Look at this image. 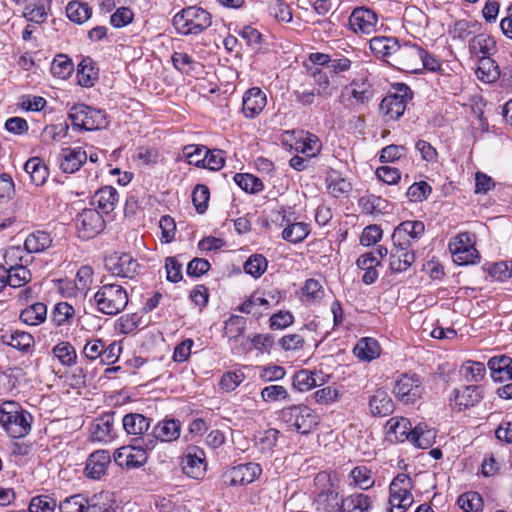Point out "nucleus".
<instances>
[{
	"label": "nucleus",
	"mask_w": 512,
	"mask_h": 512,
	"mask_svg": "<svg viewBox=\"0 0 512 512\" xmlns=\"http://www.w3.org/2000/svg\"><path fill=\"white\" fill-rule=\"evenodd\" d=\"M75 310L72 305L67 302H60L55 305L52 312V321L57 325L61 326L68 322L74 316Z\"/></svg>",
	"instance_id": "nucleus-59"
},
{
	"label": "nucleus",
	"mask_w": 512,
	"mask_h": 512,
	"mask_svg": "<svg viewBox=\"0 0 512 512\" xmlns=\"http://www.w3.org/2000/svg\"><path fill=\"white\" fill-rule=\"evenodd\" d=\"M413 487L411 478L406 474H398L390 483L389 504L390 512H405L414 499L411 493Z\"/></svg>",
	"instance_id": "nucleus-7"
},
{
	"label": "nucleus",
	"mask_w": 512,
	"mask_h": 512,
	"mask_svg": "<svg viewBox=\"0 0 512 512\" xmlns=\"http://www.w3.org/2000/svg\"><path fill=\"white\" fill-rule=\"evenodd\" d=\"M93 283V270L90 266H82L76 273L74 288L68 292L69 296L76 295V291L85 294Z\"/></svg>",
	"instance_id": "nucleus-42"
},
{
	"label": "nucleus",
	"mask_w": 512,
	"mask_h": 512,
	"mask_svg": "<svg viewBox=\"0 0 512 512\" xmlns=\"http://www.w3.org/2000/svg\"><path fill=\"white\" fill-rule=\"evenodd\" d=\"M393 392L403 404H414L423 394L422 381L416 374H402L395 381Z\"/></svg>",
	"instance_id": "nucleus-11"
},
{
	"label": "nucleus",
	"mask_w": 512,
	"mask_h": 512,
	"mask_svg": "<svg viewBox=\"0 0 512 512\" xmlns=\"http://www.w3.org/2000/svg\"><path fill=\"white\" fill-rule=\"evenodd\" d=\"M88 499L82 494L65 498L58 504L60 512H85Z\"/></svg>",
	"instance_id": "nucleus-53"
},
{
	"label": "nucleus",
	"mask_w": 512,
	"mask_h": 512,
	"mask_svg": "<svg viewBox=\"0 0 512 512\" xmlns=\"http://www.w3.org/2000/svg\"><path fill=\"white\" fill-rule=\"evenodd\" d=\"M180 422L175 419L163 420L154 427L153 439H159L162 442H171L180 436Z\"/></svg>",
	"instance_id": "nucleus-35"
},
{
	"label": "nucleus",
	"mask_w": 512,
	"mask_h": 512,
	"mask_svg": "<svg viewBox=\"0 0 512 512\" xmlns=\"http://www.w3.org/2000/svg\"><path fill=\"white\" fill-rule=\"evenodd\" d=\"M281 419L288 428L302 434L309 433L319 422V416L306 405L284 408L281 411Z\"/></svg>",
	"instance_id": "nucleus-4"
},
{
	"label": "nucleus",
	"mask_w": 512,
	"mask_h": 512,
	"mask_svg": "<svg viewBox=\"0 0 512 512\" xmlns=\"http://www.w3.org/2000/svg\"><path fill=\"white\" fill-rule=\"evenodd\" d=\"M111 463V456L107 450H97L93 452L86 462V475L92 479H100Z\"/></svg>",
	"instance_id": "nucleus-26"
},
{
	"label": "nucleus",
	"mask_w": 512,
	"mask_h": 512,
	"mask_svg": "<svg viewBox=\"0 0 512 512\" xmlns=\"http://www.w3.org/2000/svg\"><path fill=\"white\" fill-rule=\"evenodd\" d=\"M425 225L418 220H408L400 223L392 234L393 243H402L412 246V243L421 238L424 234Z\"/></svg>",
	"instance_id": "nucleus-19"
},
{
	"label": "nucleus",
	"mask_w": 512,
	"mask_h": 512,
	"mask_svg": "<svg viewBox=\"0 0 512 512\" xmlns=\"http://www.w3.org/2000/svg\"><path fill=\"white\" fill-rule=\"evenodd\" d=\"M155 442L153 437L148 436L147 440L143 438L140 445L122 446L114 452V462L126 469L140 468L147 461V450L153 449Z\"/></svg>",
	"instance_id": "nucleus-5"
},
{
	"label": "nucleus",
	"mask_w": 512,
	"mask_h": 512,
	"mask_svg": "<svg viewBox=\"0 0 512 512\" xmlns=\"http://www.w3.org/2000/svg\"><path fill=\"white\" fill-rule=\"evenodd\" d=\"M151 421L146 416L139 413L126 414L122 419V425L128 435L135 436L134 441L143 442V438L147 440L150 434H147Z\"/></svg>",
	"instance_id": "nucleus-23"
},
{
	"label": "nucleus",
	"mask_w": 512,
	"mask_h": 512,
	"mask_svg": "<svg viewBox=\"0 0 512 512\" xmlns=\"http://www.w3.org/2000/svg\"><path fill=\"white\" fill-rule=\"evenodd\" d=\"M350 478L355 486L363 490L369 489L374 485L371 470L366 466L355 467L350 473Z\"/></svg>",
	"instance_id": "nucleus-49"
},
{
	"label": "nucleus",
	"mask_w": 512,
	"mask_h": 512,
	"mask_svg": "<svg viewBox=\"0 0 512 512\" xmlns=\"http://www.w3.org/2000/svg\"><path fill=\"white\" fill-rule=\"evenodd\" d=\"M269 307L270 300L265 295L255 292L238 307V310L245 314L258 316Z\"/></svg>",
	"instance_id": "nucleus-39"
},
{
	"label": "nucleus",
	"mask_w": 512,
	"mask_h": 512,
	"mask_svg": "<svg viewBox=\"0 0 512 512\" xmlns=\"http://www.w3.org/2000/svg\"><path fill=\"white\" fill-rule=\"evenodd\" d=\"M344 95L348 96L350 105H363L372 98L373 90L366 81H353L345 88Z\"/></svg>",
	"instance_id": "nucleus-29"
},
{
	"label": "nucleus",
	"mask_w": 512,
	"mask_h": 512,
	"mask_svg": "<svg viewBox=\"0 0 512 512\" xmlns=\"http://www.w3.org/2000/svg\"><path fill=\"white\" fill-rule=\"evenodd\" d=\"M470 50L479 58L491 57L496 51L495 40L484 34L475 36L470 43Z\"/></svg>",
	"instance_id": "nucleus-38"
},
{
	"label": "nucleus",
	"mask_w": 512,
	"mask_h": 512,
	"mask_svg": "<svg viewBox=\"0 0 512 512\" xmlns=\"http://www.w3.org/2000/svg\"><path fill=\"white\" fill-rule=\"evenodd\" d=\"M105 267L115 276L132 278L138 272L139 264L130 254H112L105 259Z\"/></svg>",
	"instance_id": "nucleus-17"
},
{
	"label": "nucleus",
	"mask_w": 512,
	"mask_h": 512,
	"mask_svg": "<svg viewBox=\"0 0 512 512\" xmlns=\"http://www.w3.org/2000/svg\"><path fill=\"white\" fill-rule=\"evenodd\" d=\"M267 104L266 94L258 87L248 89L242 98V112L246 118L258 116Z\"/></svg>",
	"instance_id": "nucleus-21"
},
{
	"label": "nucleus",
	"mask_w": 512,
	"mask_h": 512,
	"mask_svg": "<svg viewBox=\"0 0 512 512\" xmlns=\"http://www.w3.org/2000/svg\"><path fill=\"white\" fill-rule=\"evenodd\" d=\"M512 359L508 356L501 355L495 356L489 359L487 365L491 371V377L494 381H503L506 368L510 366Z\"/></svg>",
	"instance_id": "nucleus-51"
},
{
	"label": "nucleus",
	"mask_w": 512,
	"mask_h": 512,
	"mask_svg": "<svg viewBox=\"0 0 512 512\" xmlns=\"http://www.w3.org/2000/svg\"><path fill=\"white\" fill-rule=\"evenodd\" d=\"M284 141L290 142V147L297 153L305 155L307 158L316 156L321 149V143L317 136L305 131H286Z\"/></svg>",
	"instance_id": "nucleus-13"
},
{
	"label": "nucleus",
	"mask_w": 512,
	"mask_h": 512,
	"mask_svg": "<svg viewBox=\"0 0 512 512\" xmlns=\"http://www.w3.org/2000/svg\"><path fill=\"white\" fill-rule=\"evenodd\" d=\"M324 289L319 281L308 279L301 289V301L311 304L320 301L324 297Z\"/></svg>",
	"instance_id": "nucleus-45"
},
{
	"label": "nucleus",
	"mask_w": 512,
	"mask_h": 512,
	"mask_svg": "<svg viewBox=\"0 0 512 512\" xmlns=\"http://www.w3.org/2000/svg\"><path fill=\"white\" fill-rule=\"evenodd\" d=\"M268 262L260 254L251 255L244 264V271L254 278H259L267 269Z\"/></svg>",
	"instance_id": "nucleus-54"
},
{
	"label": "nucleus",
	"mask_w": 512,
	"mask_h": 512,
	"mask_svg": "<svg viewBox=\"0 0 512 512\" xmlns=\"http://www.w3.org/2000/svg\"><path fill=\"white\" fill-rule=\"evenodd\" d=\"M415 261V254L410 246L402 243H393L389 255V265L393 272H404L411 267Z\"/></svg>",
	"instance_id": "nucleus-22"
},
{
	"label": "nucleus",
	"mask_w": 512,
	"mask_h": 512,
	"mask_svg": "<svg viewBox=\"0 0 512 512\" xmlns=\"http://www.w3.org/2000/svg\"><path fill=\"white\" fill-rule=\"evenodd\" d=\"M9 286L21 287L25 285L31 278L30 270L23 265H15L8 268Z\"/></svg>",
	"instance_id": "nucleus-55"
},
{
	"label": "nucleus",
	"mask_w": 512,
	"mask_h": 512,
	"mask_svg": "<svg viewBox=\"0 0 512 512\" xmlns=\"http://www.w3.org/2000/svg\"><path fill=\"white\" fill-rule=\"evenodd\" d=\"M394 90L380 103V111L388 120L399 119L404 114L408 101L412 99L411 89L406 84H396Z\"/></svg>",
	"instance_id": "nucleus-8"
},
{
	"label": "nucleus",
	"mask_w": 512,
	"mask_h": 512,
	"mask_svg": "<svg viewBox=\"0 0 512 512\" xmlns=\"http://www.w3.org/2000/svg\"><path fill=\"white\" fill-rule=\"evenodd\" d=\"M356 264L359 269L364 271L362 281L365 284L370 285L377 280L379 274L376 268L380 265V261L376 253L367 252L362 254L357 259Z\"/></svg>",
	"instance_id": "nucleus-30"
},
{
	"label": "nucleus",
	"mask_w": 512,
	"mask_h": 512,
	"mask_svg": "<svg viewBox=\"0 0 512 512\" xmlns=\"http://www.w3.org/2000/svg\"><path fill=\"white\" fill-rule=\"evenodd\" d=\"M171 59L174 67L186 74L193 71L197 64L190 55L184 52H174Z\"/></svg>",
	"instance_id": "nucleus-64"
},
{
	"label": "nucleus",
	"mask_w": 512,
	"mask_h": 512,
	"mask_svg": "<svg viewBox=\"0 0 512 512\" xmlns=\"http://www.w3.org/2000/svg\"><path fill=\"white\" fill-rule=\"evenodd\" d=\"M261 473L262 468L259 464L249 462L227 469L222 475V480L227 486L247 485L254 482Z\"/></svg>",
	"instance_id": "nucleus-12"
},
{
	"label": "nucleus",
	"mask_w": 512,
	"mask_h": 512,
	"mask_svg": "<svg viewBox=\"0 0 512 512\" xmlns=\"http://www.w3.org/2000/svg\"><path fill=\"white\" fill-rule=\"evenodd\" d=\"M211 24L210 13L197 6L186 7L173 17V26L181 35H198Z\"/></svg>",
	"instance_id": "nucleus-1"
},
{
	"label": "nucleus",
	"mask_w": 512,
	"mask_h": 512,
	"mask_svg": "<svg viewBox=\"0 0 512 512\" xmlns=\"http://www.w3.org/2000/svg\"><path fill=\"white\" fill-rule=\"evenodd\" d=\"M77 83L85 88L93 87L99 78V69L90 57H84L77 65Z\"/></svg>",
	"instance_id": "nucleus-27"
},
{
	"label": "nucleus",
	"mask_w": 512,
	"mask_h": 512,
	"mask_svg": "<svg viewBox=\"0 0 512 512\" xmlns=\"http://www.w3.org/2000/svg\"><path fill=\"white\" fill-rule=\"evenodd\" d=\"M50 70L54 77L66 80L73 73L74 64L67 55L58 54L53 59Z\"/></svg>",
	"instance_id": "nucleus-41"
},
{
	"label": "nucleus",
	"mask_w": 512,
	"mask_h": 512,
	"mask_svg": "<svg viewBox=\"0 0 512 512\" xmlns=\"http://www.w3.org/2000/svg\"><path fill=\"white\" fill-rule=\"evenodd\" d=\"M102 352H104V341L99 338L88 340L82 350L84 357L90 361L100 359Z\"/></svg>",
	"instance_id": "nucleus-63"
},
{
	"label": "nucleus",
	"mask_w": 512,
	"mask_h": 512,
	"mask_svg": "<svg viewBox=\"0 0 512 512\" xmlns=\"http://www.w3.org/2000/svg\"><path fill=\"white\" fill-rule=\"evenodd\" d=\"M119 201V194L117 190L112 186H104L100 188L93 196L92 203L96 204L97 207L103 213L112 212Z\"/></svg>",
	"instance_id": "nucleus-32"
},
{
	"label": "nucleus",
	"mask_w": 512,
	"mask_h": 512,
	"mask_svg": "<svg viewBox=\"0 0 512 512\" xmlns=\"http://www.w3.org/2000/svg\"><path fill=\"white\" fill-rule=\"evenodd\" d=\"M245 379L241 370L228 371L220 379L219 386L225 392L234 391Z\"/></svg>",
	"instance_id": "nucleus-56"
},
{
	"label": "nucleus",
	"mask_w": 512,
	"mask_h": 512,
	"mask_svg": "<svg viewBox=\"0 0 512 512\" xmlns=\"http://www.w3.org/2000/svg\"><path fill=\"white\" fill-rule=\"evenodd\" d=\"M75 225L80 238L90 239L103 230L105 222L96 209L87 208L77 215Z\"/></svg>",
	"instance_id": "nucleus-14"
},
{
	"label": "nucleus",
	"mask_w": 512,
	"mask_h": 512,
	"mask_svg": "<svg viewBox=\"0 0 512 512\" xmlns=\"http://www.w3.org/2000/svg\"><path fill=\"white\" fill-rule=\"evenodd\" d=\"M483 398L479 386H465L455 392L454 404L459 410L475 406Z\"/></svg>",
	"instance_id": "nucleus-33"
},
{
	"label": "nucleus",
	"mask_w": 512,
	"mask_h": 512,
	"mask_svg": "<svg viewBox=\"0 0 512 512\" xmlns=\"http://www.w3.org/2000/svg\"><path fill=\"white\" fill-rule=\"evenodd\" d=\"M309 226L304 222H296L288 225L282 232V237L284 240L290 243H300L302 242L309 234Z\"/></svg>",
	"instance_id": "nucleus-46"
},
{
	"label": "nucleus",
	"mask_w": 512,
	"mask_h": 512,
	"mask_svg": "<svg viewBox=\"0 0 512 512\" xmlns=\"http://www.w3.org/2000/svg\"><path fill=\"white\" fill-rule=\"evenodd\" d=\"M436 432L428 428L426 424L420 423L412 429L410 440L415 447L428 449L435 442Z\"/></svg>",
	"instance_id": "nucleus-36"
},
{
	"label": "nucleus",
	"mask_w": 512,
	"mask_h": 512,
	"mask_svg": "<svg viewBox=\"0 0 512 512\" xmlns=\"http://www.w3.org/2000/svg\"><path fill=\"white\" fill-rule=\"evenodd\" d=\"M377 14L370 8L357 7L349 17V27L356 34L369 35L376 31Z\"/></svg>",
	"instance_id": "nucleus-15"
},
{
	"label": "nucleus",
	"mask_w": 512,
	"mask_h": 512,
	"mask_svg": "<svg viewBox=\"0 0 512 512\" xmlns=\"http://www.w3.org/2000/svg\"><path fill=\"white\" fill-rule=\"evenodd\" d=\"M94 301L99 312L106 315H117L128 304L127 290L116 283L103 284L94 295Z\"/></svg>",
	"instance_id": "nucleus-2"
},
{
	"label": "nucleus",
	"mask_w": 512,
	"mask_h": 512,
	"mask_svg": "<svg viewBox=\"0 0 512 512\" xmlns=\"http://www.w3.org/2000/svg\"><path fill=\"white\" fill-rule=\"evenodd\" d=\"M431 192V186L425 181H420L412 184L408 188L406 196L409 199V201L417 203L427 199Z\"/></svg>",
	"instance_id": "nucleus-57"
},
{
	"label": "nucleus",
	"mask_w": 512,
	"mask_h": 512,
	"mask_svg": "<svg viewBox=\"0 0 512 512\" xmlns=\"http://www.w3.org/2000/svg\"><path fill=\"white\" fill-rule=\"evenodd\" d=\"M69 119L74 127L86 131L100 130L108 125L104 111L85 104L74 105L69 111Z\"/></svg>",
	"instance_id": "nucleus-6"
},
{
	"label": "nucleus",
	"mask_w": 512,
	"mask_h": 512,
	"mask_svg": "<svg viewBox=\"0 0 512 512\" xmlns=\"http://www.w3.org/2000/svg\"><path fill=\"white\" fill-rule=\"evenodd\" d=\"M499 74L498 66L491 57L479 59L476 75L481 81L486 83L494 82L498 79Z\"/></svg>",
	"instance_id": "nucleus-43"
},
{
	"label": "nucleus",
	"mask_w": 512,
	"mask_h": 512,
	"mask_svg": "<svg viewBox=\"0 0 512 512\" xmlns=\"http://www.w3.org/2000/svg\"><path fill=\"white\" fill-rule=\"evenodd\" d=\"M449 250L456 264H475L479 259V253L475 248V237L473 234L463 232L458 234L449 242Z\"/></svg>",
	"instance_id": "nucleus-9"
},
{
	"label": "nucleus",
	"mask_w": 512,
	"mask_h": 512,
	"mask_svg": "<svg viewBox=\"0 0 512 512\" xmlns=\"http://www.w3.org/2000/svg\"><path fill=\"white\" fill-rule=\"evenodd\" d=\"M354 355L362 362H370L380 356L381 348L378 341L372 337L358 340L353 349Z\"/></svg>",
	"instance_id": "nucleus-31"
},
{
	"label": "nucleus",
	"mask_w": 512,
	"mask_h": 512,
	"mask_svg": "<svg viewBox=\"0 0 512 512\" xmlns=\"http://www.w3.org/2000/svg\"><path fill=\"white\" fill-rule=\"evenodd\" d=\"M323 383L320 374L317 371L300 370L293 376V386L301 391H309Z\"/></svg>",
	"instance_id": "nucleus-37"
},
{
	"label": "nucleus",
	"mask_w": 512,
	"mask_h": 512,
	"mask_svg": "<svg viewBox=\"0 0 512 512\" xmlns=\"http://www.w3.org/2000/svg\"><path fill=\"white\" fill-rule=\"evenodd\" d=\"M371 504L368 495L353 494L341 500L340 512H369Z\"/></svg>",
	"instance_id": "nucleus-40"
},
{
	"label": "nucleus",
	"mask_w": 512,
	"mask_h": 512,
	"mask_svg": "<svg viewBox=\"0 0 512 512\" xmlns=\"http://www.w3.org/2000/svg\"><path fill=\"white\" fill-rule=\"evenodd\" d=\"M88 155L81 147L64 148L61 151L59 166L64 173L72 174L87 161Z\"/></svg>",
	"instance_id": "nucleus-25"
},
{
	"label": "nucleus",
	"mask_w": 512,
	"mask_h": 512,
	"mask_svg": "<svg viewBox=\"0 0 512 512\" xmlns=\"http://www.w3.org/2000/svg\"><path fill=\"white\" fill-rule=\"evenodd\" d=\"M370 411L374 416H387L394 410V403L387 391L378 389L369 400Z\"/></svg>",
	"instance_id": "nucleus-34"
},
{
	"label": "nucleus",
	"mask_w": 512,
	"mask_h": 512,
	"mask_svg": "<svg viewBox=\"0 0 512 512\" xmlns=\"http://www.w3.org/2000/svg\"><path fill=\"white\" fill-rule=\"evenodd\" d=\"M421 55H425V50L421 47L411 43L399 44V50H396L395 54V61L403 70L417 73L421 71Z\"/></svg>",
	"instance_id": "nucleus-18"
},
{
	"label": "nucleus",
	"mask_w": 512,
	"mask_h": 512,
	"mask_svg": "<svg viewBox=\"0 0 512 512\" xmlns=\"http://www.w3.org/2000/svg\"><path fill=\"white\" fill-rule=\"evenodd\" d=\"M116 437L114 413H106L94 420L90 427L92 441L109 443Z\"/></svg>",
	"instance_id": "nucleus-20"
},
{
	"label": "nucleus",
	"mask_w": 512,
	"mask_h": 512,
	"mask_svg": "<svg viewBox=\"0 0 512 512\" xmlns=\"http://www.w3.org/2000/svg\"><path fill=\"white\" fill-rule=\"evenodd\" d=\"M457 504L463 512H481L483 503L477 492H466L459 496Z\"/></svg>",
	"instance_id": "nucleus-50"
},
{
	"label": "nucleus",
	"mask_w": 512,
	"mask_h": 512,
	"mask_svg": "<svg viewBox=\"0 0 512 512\" xmlns=\"http://www.w3.org/2000/svg\"><path fill=\"white\" fill-rule=\"evenodd\" d=\"M489 275L496 281L504 282L512 277V262L500 261L491 265Z\"/></svg>",
	"instance_id": "nucleus-61"
},
{
	"label": "nucleus",
	"mask_w": 512,
	"mask_h": 512,
	"mask_svg": "<svg viewBox=\"0 0 512 512\" xmlns=\"http://www.w3.org/2000/svg\"><path fill=\"white\" fill-rule=\"evenodd\" d=\"M386 439L391 443H398L410 440L412 425L405 417H392L386 425Z\"/></svg>",
	"instance_id": "nucleus-24"
},
{
	"label": "nucleus",
	"mask_w": 512,
	"mask_h": 512,
	"mask_svg": "<svg viewBox=\"0 0 512 512\" xmlns=\"http://www.w3.org/2000/svg\"><path fill=\"white\" fill-rule=\"evenodd\" d=\"M315 484L321 485V488L315 492V503L318 509L325 512L340 511V498L338 491L334 488L330 481V477L326 473H319L315 477Z\"/></svg>",
	"instance_id": "nucleus-10"
},
{
	"label": "nucleus",
	"mask_w": 512,
	"mask_h": 512,
	"mask_svg": "<svg viewBox=\"0 0 512 512\" xmlns=\"http://www.w3.org/2000/svg\"><path fill=\"white\" fill-rule=\"evenodd\" d=\"M181 467L188 477L202 478L206 471L205 452L197 446L188 447L181 459Z\"/></svg>",
	"instance_id": "nucleus-16"
},
{
	"label": "nucleus",
	"mask_w": 512,
	"mask_h": 512,
	"mask_svg": "<svg viewBox=\"0 0 512 512\" xmlns=\"http://www.w3.org/2000/svg\"><path fill=\"white\" fill-rule=\"evenodd\" d=\"M235 183L245 192L258 193L263 190V182L256 176L248 173H237L234 176Z\"/></svg>",
	"instance_id": "nucleus-48"
},
{
	"label": "nucleus",
	"mask_w": 512,
	"mask_h": 512,
	"mask_svg": "<svg viewBox=\"0 0 512 512\" xmlns=\"http://www.w3.org/2000/svg\"><path fill=\"white\" fill-rule=\"evenodd\" d=\"M182 266L177 257H167L165 260L166 279L172 283L181 281L183 278Z\"/></svg>",
	"instance_id": "nucleus-62"
},
{
	"label": "nucleus",
	"mask_w": 512,
	"mask_h": 512,
	"mask_svg": "<svg viewBox=\"0 0 512 512\" xmlns=\"http://www.w3.org/2000/svg\"><path fill=\"white\" fill-rule=\"evenodd\" d=\"M4 343L18 349L21 352H28L32 344V335L16 330L9 335H4Z\"/></svg>",
	"instance_id": "nucleus-47"
},
{
	"label": "nucleus",
	"mask_w": 512,
	"mask_h": 512,
	"mask_svg": "<svg viewBox=\"0 0 512 512\" xmlns=\"http://www.w3.org/2000/svg\"><path fill=\"white\" fill-rule=\"evenodd\" d=\"M261 398L263 401L271 403L289 399L287 389L282 385H269L262 389Z\"/></svg>",
	"instance_id": "nucleus-58"
},
{
	"label": "nucleus",
	"mask_w": 512,
	"mask_h": 512,
	"mask_svg": "<svg viewBox=\"0 0 512 512\" xmlns=\"http://www.w3.org/2000/svg\"><path fill=\"white\" fill-rule=\"evenodd\" d=\"M68 131V125L66 123H60L57 125L46 126L41 133V140L44 143H51L58 141L66 136Z\"/></svg>",
	"instance_id": "nucleus-60"
},
{
	"label": "nucleus",
	"mask_w": 512,
	"mask_h": 512,
	"mask_svg": "<svg viewBox=\"0 0 512 512\" xmlns=\"http://www.w3.org/2000/svg\"><path fill=\"white\" fill-rule=\"evenodd\" d=\"M26 415L30 416L15 401H5L0 405V425L12 438H22L29 433L31 427Z\"/></svg>",
	"instance_id": "nucleus-3"
},
{
	"label": "nucleus",
	"mask_w": 512,
	"mask_h": 512,
	"mask_svg": "<svg viewBox=\"0 0 512 512\" xmlns=\"http://www.w3.org/2000/svg\"><path fill=\"white\" fill-rule=\"evenodd\" d=\"M54 355L66 366H72L76 363L77 354L75 348L69 342H61L53 348Z\"/></svg>",
	"instance_id": "nucleus-52"
},
{
	"label": "nucleus",
	"mask_w": 512,
	"mask_h": 512,
	"mask_svg": "<svg viewBox=\"0 0 512 512\" xmlns=\"http://www.w3.org/2000/svg\"><path fill=\"white\" fill-rule=\"evenodd\" d=\"M370 50L379 59H385L392 55L395 56L396 50H399V42L394 37L377 36L369 42Z\"/></svg>",
	"instance_id": "nucleus-28"
},
{
	"label": "nucleus",
	"mask_w": 512,
	"mask_h": 512,
	"mask_svg": "<svg viewBox=\"0 0 512 512\" xmlns=\"http://www.w3.org/2000/svg\"><path fill=\"white\" fill-rule=\"evenodd\" d=\"M66 15L72 22L83 24L91 17L92 12L88 4L71 1L66 7Z\"/></svg>",
	"instance_id": "nucleus-44"
}]
</instances>
